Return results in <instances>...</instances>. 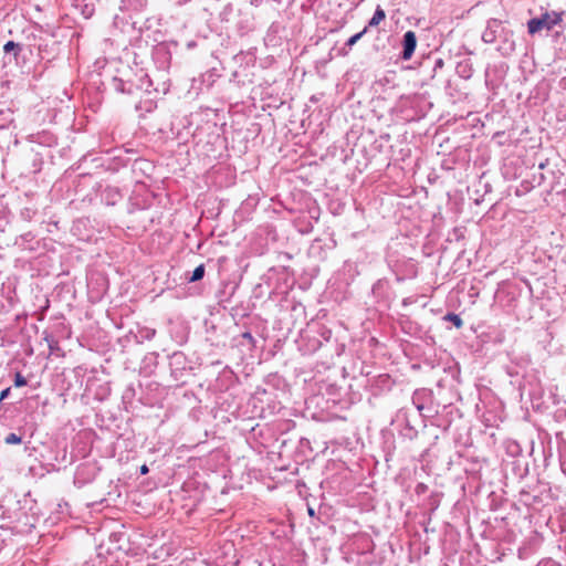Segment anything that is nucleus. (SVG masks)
Here are the masks:
<instances>
[{
	"label": "nucleus",
	"mask_w": 566,
	"mask_h": 566,
	"mask_svg": "<svg viewBox=\"0 0 566 566\" xmlns=\"http://www.w3.org/2000/svg\"><path fill=\"white\" fill-rule=\"evenodd\" d=\"M391 424L397 430L399 437L406 440H415L419 433V427H424L422 415L412 408H400L391 420Z\"/></svg>",
	"instance_id": "f257e3e1"
},
{
	"label": "nucleus",
	"mask_w": 566,
	"mask_h": 566,
	"mask_svg": "<svg viewBox=\"0 0 566 566\" xmlns=\"http://www.w3.org/2000/svg\"><path fill=\"white\" fill-rule=\"evenodd\" d=\"M562 21L560 14L544 13L541 18H533L527 22L528 33L534 34L542 29L552 30Z\"/></svg>",
	"instance_id": "f03ea898"
},
{
	"label": "nucleus",
	"mask_w": 566,
	"mask_h": 566,
	"mask_svg": "<svg viewBox=\"0 0 566 566\" xmlns=\"http://www.w3.org/2000/svg\"><path fill=\"white\" fill-rule=\"evenodd\" d=\"M97 473L98 469L95 467V464L83 463L78 465L74 474V485L82 488L91 483L95 480Z\"/></svg>",
	"instance_id": "7ed1b4c3"
},
{
	"label": "nucleus",
	"mask_w": 566,
	"mask_h": 566,
	"mask_svg": "<svg viewBox=\"0 0 566 566\" xmlns=\"http://www.w3.org/2000/svg\"><path fill=\"white\" fill-rule=\"evenodd\" d=\"M513 31L506 29L505 27L500 33V44L496 48V50L500 52L503 56H509L515 51V41L513 38Z\"/></svg>",
	"instance_id": "20e7f679"
},
{
	"label": "nucleus",
	"mask_w": 566,
	"mask_h": 566,
	"mask_svg": "<svg viewBox=\"0 0 566 566\" xmlns=\"http://www.w3.org/2000/svg\"><path fill=\"white\" fill-rule=\"evenodd\" d=\"M169 366L171 375L178 379L184 375V371L188 368V360L184 353L175 352L169 356Z\"/></svg>",
	"instance_id": "39448f33"
},
{
	"label": "nucleus",
	"mask_w": 566,
	"mask_h": 566,
	"mask_svg": "<svg viewBox=\"0 0 566 566\" xmlns=\"http://www.w3.org/2000/svg\"><path fill=\"white\" fill-rule=\"evenodd\" d=\"M147 0H122L119 10L124 13H128L129 18L133 19L143 13L147 9Z\"/></svg>",
	"instance_id": "423d86ee"
},
{
	"label": "nucleus",
	"mask_w": 566,
	"mask_h": 566,
	"mask_svg": "<svg viewBox=\"0 0 566 566\" xmlns=\"http://www.w3.org/2000/svg\"><path fill=\"white\" fill-rule=\"evenodd\" d=\"M504 25L501 20L490 19L486 23V28L482 33V40L485 43H494L503 30Z\"/></svg>",
	"instance_id": "0eeeda50"
},
{
	"label": "nucleus",
	"mask_w": 566,
	"mask_h": 566,
	"mask_svg": "<svg viewBox=\"0 0 566 566\" xmlns=\"http://www.w3.org/2000/svg\"><path fill=\"white\" fill-rule=\"evenodd\" d=\"M417 48V36L413 31H407L402 36V51L400 53V59L403 61H408L415 53Z\"/></svg>",
	"instance_id": "6e6552de"
},
{
	"label": "nucleus",
	"mask_w": 566,
	"mask_h": 566,
	"mask_svg": "<svg viewBox=\"0 0 566 566\" xmlns=\"http://www.w3.org/2000/svg\"><path fill=\"white\" fill-rule=\"evenodd\" d=\"M432 398V391L426 388L417 389L412 395V405L415 408H412L415 411L421 415V412L426 409H429L426 406V402L431 400Z\"/></svg>",
	"instance_id": "1a4fd4ad"
},
{
	"label": "nucleus",
	"mask_w": 566,
	"mask_h": 566,
	"mask_svg": "<svg viewBox=\"0 0 566 566\" xmlns=\"http://www.w3.org/2000/svg\"><path fill=\"white\" fill-rule=\"evenodd\" d=\"M122 198L123 196L117 187L105 186L101 190V200L107 206L116 205Z\"/></svg>",
	"instance_id": "9d476101"
},
{
	"label": "nucleus",
	"mask_w": 566,
	"mask_h": 566,
	"mask_svg": "<svg viewBox=\"0 0 566 566\" xmlns=\"http://www.w3.org/2000/svg\"><path fill=\"white\" fill-rule=\"evenodd\" d=\"M111 85L113 90L117 93L122 94H133L134 93V82L132 80H126L124 77L114 76L111 81Z\"/></svg>",
	"instance_id": "9b49d317"
},
{
	"label": "nucleus",
	"mask_w": 566,
	"mask_h": 566,
	"mask_svg": "<svg viewBox=\"0 0 566 566\" xmlns=\"http://www.w3.org/2000/svg\"><path fill=\"white\" fill-rule=\"evenodd\" d=\"M455 72L463 80L471 78L473 75V64L471 59L467 57L459 61L455 66Z\"/></svg>",
	"instance_id": "f8f14e48"
},
{
	"label": "nucleus",
	"mask_w": 566,
	"mask_h": 566,
	"mask_svg": "<svg viewBox=\"0 0 566 566\" xmlns=\"http://www.w3.org/2000/svg\"><path fill=\"white\" fill-rule=\"evenodd\" d=\"M367 32V27H365L360 32L352 35L344 44V46H342L339 50H338V54L342 55V56H346L349 51L352 50L353 45H355L361 38L363 35Z\"/></svg>",
	"instance_id": "ddd939ff"
},
{
	"label": "nucleus",
	"mask_w": 566,
	"mask_h": 566,
	"mask_svg": "<svg viewBox=\"0 0 566 566\" xmlns=\"http://www.w3.org/2000/svg\"><path fill=\"white\" fill-rule=\"evenodd\" d=\"M237 346L247 347L249 352L255 348L256 340L250 332H244L238 338H233Z\"/></svg>",
	"instance_id": "4468645a"
},
{
	"label": "nucleus",
	"mask_w": 566,
	"mask_h": 566,
	"mask_svg": "<svg viewBox=\"0 0 566 566\" xmlns=\"http://www.w3.org/2000/svg\"><path fill=\"white\" fill-rule=\"evenodd\" d=\"M136 90L145 91L147 93H150L151 91H158V88L153 87V82L149 78L148 74L143 73L137 82H134V92Z\"/></svg>",
	"instance_id": "2eb2a0df"
},
{
	"label": "nucleus",
	"mask_w": 566,
	"mask_h": 566,
	"mask_svg": "<svg viewBox=\"0 0 566 566\" xmlns=\"http://www.w3.org/2000/svg\"><path fill=\"white\" fill-rule=\"evenodd\" d=\"M385 18H386L385 10L380 6H377L371 19L368 21V24L366 25L367 29L377 27L382 20H385Z\"/></svg>",
	"instance_id": "dca6fc26"
},
{
	"label": "nucleus",
	"mask_w": 566,
	"mask_h": 566,
	"mask_svg": "<svg viewBox=\"0 0 566 566\" xmlns=\"http://www.w3.org/2000/svg\"><path fill=\"white\" fill-rule=\"evenodd\" d=\"M22 50V45L20 43H17L14 41H8L4 45H3V51L6 53H10V52H13L14 53V57L17 59V56L19 55V53L21 52Z\"/></svg>",
	"instance_id": "f3484780"
},
{
	"label": "nucleus",
	"mask_w": 566,
	"mask_h": 566,
	"mask_svg": "<svg viewBox=\"0 0 566 566\" xmlns=\"http://www.w3.org/2000/svg\"><path fill=\"white\" fill-rule=\"evenodd\" d=\"M205 265L200 264L191 273V276L188 279L189 282L193 283L200 281L205 276Z\"/></svg>",
	"instance_id": "a211bd4d"
},
{
	"label": "nucleus",
	"mask_w": 566,
	"mask_h": 566,
	"mask_svg": "<svg viewBox=\"0 0 566 566\" xmlns=\"http://www.w3.org/2000/svg\"><path fill=\"white\" fill-rule=\"evenodd\" d=\"M505 449H506L507 454H510L512 457H516L522 452L520 444L515 441H507L505 443Z\"/></svg>",
	"instance_id": "6ab92c4d"
},
{
	"label": "nucleus",
	"mask_w": 566,
	"mask_h": 566,
	"mask_svg": "<svg viewBox=\"0 0 566 566\" xmlns=\"http://www.w3.org/2000/svg\"><path fill=\"white\" fill-rule=\"evenodd\" d=\"M444 321L451 322L457 328H461L463 325V321L460 315L455 313H448L443 317Z\"/></svg>",
	"instance_id": "aec40b11"
},
{
	"label": "nucleus",
	"mask_w": 566,
	"mask_h": 566,
	"mask_svg": "<svg viewBox=\"0 0 566 566\" xmlns=\"http://www.w3.org/2000/svg\"><path fill=\"white\" fill-rule=\"evenodd\" d=\"M36 214V209L32 207H25L20 211V216L24 221H31Z\"/></svg>",
	"instance_id": "412c9836"
},
{
	"label": "nucleus",
	"mask_w": 566,
	"mask_h": 566,
	"mask_svg": "<svg viewBox=\"0 0 566 566\" xmlns=\"http://www.w3.org/2000/svg\"><path fill=\"white\" fill-rule=\"evenodd\" d=\"M440 505V494L432 493L428 499V506L431 512H434Z\"/></svg>",
	"instance_id": "4be33fe9"
},
{
	"label": "nucleus",
	"mask_w": 566,
	"mask_h": 566,
	"mask_svg": "<svg viewBox=\"0 0 566 566\" xmlns=\"http://www.w3.org/2000/svg\"><path fill=\"white\" fill-rule=\"evenodd\" d=\"M4 441L7 444H18V443H21L22 438H21V436L17 434L14 432H11L6 437Z\"/></svg>",
	"instance_id": "5701e85b"
},
{
	"label": "nucleus",
	"mask_w": 566,
	"mask_h": 566,
	"mask_svg": "<svg viewBox=\"0 0 566 566\" xmlns=\"http://www.w3.org/2000/svg\"><path fill=\"white\" fill-rule=\"evenodd\" d=\"M14 386L15 387H23L27 385V379L23 375H21L20 373H17L14 375Z\"/></svg>",
	"instance_id": "b1692460"
},
{
	"label": "nucleus",
	"mask_w": 566,
	"mask_h": 566,
	"mask_svg": "<svg viewBox=\"0 0 566 566\" xmlns=\"http://www.w3.org/2000/svg\"><path fill=\"white\" fill-rule=\"evenodd\" d=\"M428 491V485L422 483V482H419L416 488H415V493L420 496V495H423L424 493H427Z\"/></svg>",
	"instance_id": "393cba45"
},
{
	"label": "nucleus",
	"mask_w": 566,
	"mask_h": 566,
	"mask_svg": "<svg viewBox=\"0 0 566 566\" xmlns=\"http://www.w3.org/2000/svg\"><path fill=\"white\" fill-rule=\"evenodd\" d=\"M155 334H156L155 329L146 328L145 331L142 332V337L150 340L151 338H154Z\"/></svg>",
	"instance_id": "a878e982"
},
{
	"label": "nucleus",
	"mask_w": 566,
	"mask_h": 566,
	"mask_svg": "<svg viewBox=\"0 0 566 566\" xmlns=\"http://www.w3.org/2000/svg\"><path fill=\"white\" fill-rule=\"evenodd\" d=\"M144 166H149V163L143 159L135 160L134 169H144Z\"/></svg>",
	"instance_id": "bb28decb"
},
{
	"label": "nucleus",
	"mask_w": 566,
	"mask_h": 566,
	"mask_svg": "<svg viewBox=\"0 0 566 566\" xmlns=\"http://www.w3.org/2000/svg\"><path fill=\"white\" fill-rule=\"evenodd\" d=\"M190 0H168L169 3L172 6L181 7L186 3H188Z\"/></svg>",
	"instance_id": "cd10ccee"
},
{
	"label": "nucleus",
	"mask_w": 566,
	"mask_h": 566,
	"mask_svg": "<svg viewBox=\"0 0 566 566\" xmlns=\"http://www.w3.org/2000/svg\"><path fill=\"white\" fill-rule=\"evenodd\" d=\"M344 269L349 271V272L357 273L356 265L354 263L346 262Z\"/></svg>",
	"instance_id": "c85d7f7f"
},
{
	"label": "nucleus",
	"mask_w": 566,
	"mask_h": 566,
	"mask_svg": "<svg viewBox=\"0 0 566 566\" xmlns=\"http://www.w3.org/2000/svg\"><path fill=\"white\" fill-rule=\"evenodd\" d=\"M9 392H10V388H6V389H3V390L1 391V394H0V400L6 399V398L8 397V395H9Z\"/></svg>",
	"instance_id": "c756f323"
},
{
	"label": "nucleus",
	"mask_w": 566,
	"mask_h": 566,
	"mask_svg": "<svg viewBox=\"0 0 566 566\" xmlns=\"http://www.w3.org/2000/svg\"><path fill=\"white\" fill-rule=\"evenodd\" d=\"M345 349V346L343 344H336V354L337 356L342 355V353L344 352Z\"/></svg>",
	"instance_id": "7c9ffc66"
},
{
	"label": "nucleus",
	"mask_w": 566,
	"mask_h": 566,
	"mask_svg": "<svg viewBox=\"0 0 566 566\" xmlns=\"http://www.w3.org/2000/svg\"><path fill=\"white\" fill-rule=\"evenodd\" d=\"M21 239L24 240V241H30V240L33 239V235H32L31 232H28V233L21 235Z\"/></svg>",
	"instance_id": "2f4dec72"
},
{
	"label": "nucleus",
	"mask_w": 566,
	"mask_h": 566,
	"mask_svg": "<svg viewBox=\"0 0 566 566\" xmlns=\"http://www.w3.org/2000/svg\"><path fill=\"white\" fill-rule=\"evenodd\" d=\"M148 471H149V469H148V467H147L146 464H143V465L140 467L139 472H140V474H142V475L147 474V473H148Z\"/></svg>",
	"instance_id": "473e14b6"
},
{
	"label": "nucleus",
	"mask_w": 566,
	"mask_h": 566,
	"mask_svg": "<svg viewBox=\"0 0 566 566\" xmlns=\"http://www.w3.org/2000/svg\"><path fill=\"white\" fill-rule=\"evenodd\" d=\"M331 334H332V333H331V331H325V332L322 334V336L324 337V339H325L326 342H328V340H329V338H331Z\"/></svg>",
	"instance_id": "72a5a7b5"
},
{
	"label": "nucleus",
	"mask_w": 566,
	"mask_h": 566,
	"mask_svg": "<svg viewBox=\"0 0 566 566\" xmlns=\"http://www.w3.org/2000/svg\"><path fill=\"white\" fill-rule=\"evenodd\" d=\"M7 343H8V342H7V338H6L4 336H1V335H0V346H1V347H4V346L7 345Z\"/></svg>",
	"instance_id": "f704fd0d"
},
{
	"label": "nucleus",
	"mask_w": 566,
	"mask_h": 566,
	"mask_svg": "<svg viewBox=\"0 0 566 566\" xmlns=\"http://www.w3.org/2000/svg\"><path fill=\"white\" fill-rule=\"evenodd\" d=\"M442 65H443V61H442L441 59H438V60L436 61V63H434V69H437V67H442Z\"/></svg>",
	"instance_id": "c9c22d12"
},
{
	"label": "nucleus",
	"mask_w": 566,
	"mask_h": 566,
	"mask_svg": "<svg viewBox=\"0 0 566 566\" xmlns=\"http://www.w3.org/2000/svg\"><path fill=\"white\" fill-rule=\"evenodd\" d=\"M307 512H308V515H310V516H314V515H315V511H314V509H312V507H310V506H308V509H307Z\"/></svg>",
	"instance_id": "e433bc0d"
},
{
	"label": "nucleus",
	"mask_w": 566,
	"mask_h": 566,
	"mask_svg": "<svg viewBox=\"0 0 566 566\" xmlns=\"http://www.w3.org/2000/svg\"><path fill=\"white\" fill-rule=\"evenodd\" d=\"M34 9H35L36 11H42V8H41V6H40V4H34Z\"/></svg>",
	"instance_id": "4c0bfd02"
}]
</instances>
